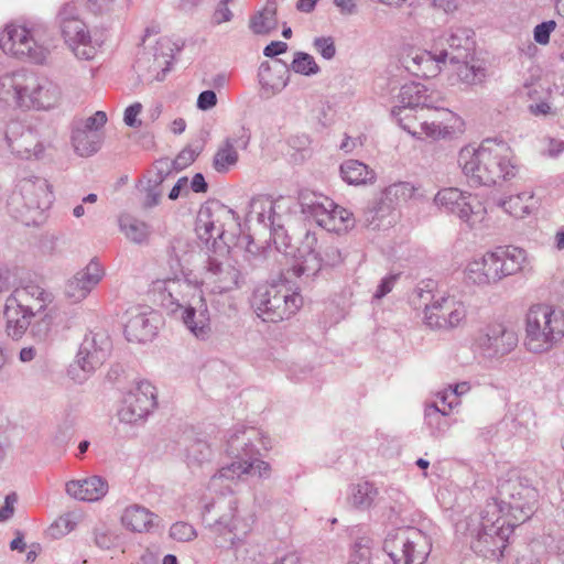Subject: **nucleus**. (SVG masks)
Returning a JSON list of instances; mask_svg holds the SVG:
<instances>
[{"mask_svg":"<svg viewBox=\"0 0 564 564\" xmlns=\"http://www.w3.org/2000/svg\"><path fill=\"white\" fill-rule=\"evenodd\" d=\"M15 501L17 498L14 495H9L6 497L4 506L0 509V521H4L12 517Z\"/></svg>","mask_w":564,"mask_h":564,"instance_id":"49530a36","label":"nucleus"},{"mask_svg":"<svg viewBox=\"0 0 564 564\" xmlns=\"http://www.w3.org/2000/svg\"><path fill=\"white\" fill-rule=\"evenodd\" d=\"M446 53L432 54L431 52L422 48H410L406 58L405 67L413 75L422 78L436 77L443 66L446 67Z\"/></svg>","mask_w":564,"mask_h":564,"instance_id":"dca6fc26","label":"nucleus"},{"mask_svg":"<svg viewBox=\"0 0 564 564\" xmlns=\"http://www.w3.org/2000/svg\"><path fill=\"white\" fill-rule=\"evenodd\" d=\"M278 4L275 0H268L262 10L258 11L249 22L254 34L267 35L278 28Z\"/></svg>","mask_w":564,"mask_h":564,"instance_id":"bb28decb","label":"nucleus"},{"mask_svg":"<svg viewBox=\"0 0 564 564\" xmlns=\"http://www.w3.org/2000/svg\"><path fill=\"white\" fill-rule=\"evenodd\" d=\"M555 22L549 21L535 26L534 39L540 44H546L550 40V33L555 29Z\"/></svg>","mask_w":564,"mask_h":564,"instance_id":"a19ab883","label":"nucleus"},{"mask_svg":"<svg viewBox=\"0 0 564 564\" xmlns=\"http://www.w3.org/2000/svg\"><path fill=\"white\" fill-rule=\"evenodd\" d=\"M178 161L192 162L194 161V152L192 150H183L177 156Z\"/></svg>","mask_w":564,"mask_h":564,"instance_id":"680f3d73","label":"nucleus"},{"mask_svg":"<svg viewBox=\"0 0 564 564\" xmlns=\"http://www.w3.org/2000/svg\"><path fill=\"white\" fill-rule=\"evenodd\" d=\"M36 351L33 347H24L20 351V360L22 362H29L35 358Z\"/></svg>","mask_w":564,"mask_h":564,"instance_id":"6e6d98bb","label":"nucleus"},{"mask_svg":"<svg viewBox=\"0 0 564 564\" xmlns=\"http://www.w3.org/2000/svg\"><path fill=\"white\" fill-rule=\"evenodd\" d=\"M75 151L82 156H90L96 153L101 144L99 133H88L86 130L76 129L73 133Z\"/></svg>","mask_w":564,"mask_h":564,"instance_id":"c756f323","label":"nucleus"},{"mask_svg":"<svg viewBox=\"0 0 564 564\" xmlns=\"http://www.w3.org/2000/svg\"><path fill=\"white\" fill-rule=\"evenodd\" d=\"M35 35V29L9 24L0 35V46L7 54L17 57H30L40 63L45 58L47 50L36 42Z\"/></svg>","mask_w":564,"mask_h":564,"instance_id":"9d476101","label":"nucleus"},{"mask_svg":"<svg viewBox=\"0 0 564 564\" xmlns=\"http://www.w3.org/2000/svg\"><path fill=\"white\" fill-rule=\"evenodd\" d=\"M316 51L326 59L334 57L336 53L335 44L332 37H318L314 41Z\"/></svg>","mask_w":564,"mask_h":564,"instance_id":"58836bf2","label":"nucleus"},{"mask_svg":"<svg viewBox=\"0 0 564 564\" xmlns=\"http://www.w3.org/2000/svg\"><path fill=\"white\" fill-rule=\"evenodd\" d=\"M317 1L318 0H299L296 8L302 12H311L315 8Z\"/></svg>","mask_w":564,"mask_h":564,"instance_id":"4d7b16f0","label":"nucleus"},{"mask_svg":"<svg viewBox=\"0 0 564 564\" xmlns=\"http://www.w3.org/2000/svg\"><path fill=\"white\" fill-rule=\"evenodd\" d=\"M10 546H11L12 550L23 551L24 546H25L23 538L22 536H17L15 539L12 540Z\"/></svg>","mask_w":564,"mask_h":564,"instance_id":"e2e57ef3","label":"nucleus"},{"mask_svg":"<svg viewBox=\"0 0 564 564\" xmlns=\"http://www.w3.org/2000/svg\"><path fill=\"white\" fill-rule=\"evenodd\" d=\"M217 104L216 94L213 90H205L199 94L197 99V107L202 110L213 108Z\"/></svg>","mask_w":564,"mask_h":564,"instance_id":"79ce46f5","label":"nucleus"},{"mask_svg":"<svg viewBox=\"0 0 564 564\" xmlns=\"http://www.w3.org/2000/svg\"><path fill=\"white\" fill-rule=\"evenodd\" d=\"M108 484L98 476L70 480L66 484V492L80 501L94 502L102 499L108 492Z\"/></svg>","mask_w":564,"mask_h":564,"instance_id":"412c9836","label":"nucleus"},{"mask_svg":"<svg viewBox=\"0 0 564 564\" xmlns=\"http://www.w3.org/2000/svg\"><path fill=\"white\" fill-rule=\"evenodd\" d=\"M73 10L74 7L67 3L61 11L62 34L76 57L86 61L93 59L98 54L100 44L91 40L86 24L72 15Z\"/></svg>","mask_w":564,"mask_h":564,"instance_id":"1a4fd4ad","label":"nucleus"},{"mask_svg":"<svg viewBox=\"0 0 564 564\" xmlns=\"http://www.w3.org/2000/svg\"><path fill=\"white\" fill-rule=\"evenodd\" d=\"M302 296L285 284L259 286L252 297V306L258 317L270 323L290 318L302 306Z\"/></svg>","mask_w":564,"mask_h":564,"instance_id":"6e6552de","label":"nucleus"},{"mask_svg":"<svg viewBox=\"0 0 564 564\" xmlns=\"http://www.w3.org/2000/svg\"><path fill=\"white\" fill-rule=\"evenodd\" d=\"M142 108L143 107L140 102H134V104L130 105L124 110V116H123L124 123L132 128H140L142 122H141L139 116L142 112Z\"/></svg>","mask_w":564,"mask_h":564,"instance_id":"4c0bfd02","label":"nucleus"},{"mask_svg":"<svg viewBox=\"0 0 564 564\" xmlns=\"http://www.w3.org/2000/svg\"><path fill=\"white\" fill-rule=\"evenodd\" d=\"M516 564H540L538 553L534 547L527 549L518 558Z\"/></svg>","mask_w":564,"mask_h":564,"instance_id":"de8ad7c7","label":"nucleus"},{"mask_svg":"<svg viewBox=\"0 0 564 564\" xmlns=\"http://www.w3.org/2000/svg\"><path fill=\"white\" fill-rule=\"evenodd\" d=\"M530 110L535 116L547 115L551 112V107L547 102H540L534 106H531Z\"/></svg>","mask_w":564,"mask_h":564,"instance_id":"5fc2aeb1","label":"nucleus"},{"mask_svg":"<svg viewBox=\"0 0 564 564\" xmlns=\"http://www.w3.org/2000/svg\"><path fill=\"white\" fill-rule=\"evenodd\" d=\"M433 6L444 12H453L457 9L456 0H433Z\"/></svg>","mask_w":564,"mask_h":564,"instance_id":"3c124183","label":"nucleus"},{"mask_svg":"<svg viewBox=\"0 0 564 564\" xmlns=\"http://www.w3.org/2000/svg\"><path fill=\"white\" fill-rule=\"evenodd\" d=\"M313 215L319 226L336 234L347 232L355 226L352 213L327 197L313 205Z\"/></svg>","mask_w":564,"mask_h":564,"instance_id":"4468645a","label":"nucleus"},{"mask_svg":"<svg viewBox=\"0 0 564 564\" xmlns=\"http://www.w3.org/2000/svg\"><path fill=\"white\" fill-rule=\"evenodd\" d=\"M238 162V152L234 145L226 142L220 147L214 156V167L218 172H227Z\"/></svg>","mask_w":564,"mask_h":564,"instance_id":"2f4dec72","label":"nucleus"},{"mask_svg":"<svg viewBox=\"0 0 564 564\" xmlns=\"http://www.w3.org/2000/svg\"><path fill=\"white\" fill-rule=\"evenodd\" d=\"M334 3L345 14H350L356 9L354 0H334Z\"/></svg>","mask_w":564,"mask_h":564,"instance_id":"8fccbe9b","label":"nucleus"},{"mask_svg":"<svg viewBox=\"0 0 564 564\" xmlns=\"http://www.w3.org/2000/svg\"><path fill=\"white\" fill-rule=\"evenodd\" d=\"M286 43L282 41H273L264 47L263 54L267 57H274L276 55L283 54L286 51Z\"/></svg>","mask_w":564,"mask_h":564,"instance_id":"c03bdc74","label":"nucleus"},{"mask_svg":"<svg viewBox=\"0 0 564 564\" xmlns=\"http://www.w3.org/2000/svg\"><path fill=\"white\" fill-rule=\"evenodd\" d=\"M151 292L158 295L161 304L166 307L198 305V322L193 325L191 318L195 310H184L183 321L197 338H204L209 332V315L200 286L178 278H158L151 284Z\"/></svg>","mask_w":564,"mask_h":564,"instance_id":"20e7f679","label":"nucleus"},{"mask_svg":"<svg viewBox=\"0 0 564 564\" xmlns=\"http://www.w3.org/2000/svg\"><path fill=\"white\" fill-rule=\"evenodd\" d=\"M399 101L401 106L395 112L398 117L400 112L405 110L416 111L422 108H432L433 104H436L438 100L427 94V88L423 84L409 83L401 87Z\"/></svg>","mask_w":564,"mask_h":564,"instance_id":"5701e85b","label":"nucleus"},{"mask_svg":"<svg viewBox=\"0 0 564 564\" xmlns=\"http://www.w3.org/2000/svg\"><path fill=\"white\" fill-rule=\"evenodd\" d=\"M124 334L129 341L145 343L155 335V326L147 312L132 307L126 313Z\"/></svg>","mask_w":564,"mask_h":564,"instance_id":"4be33fe9","label":"nucleus"},{"mask_svg":"<svg viewBox=\"0 0 564 564\" xmlns=\"http://www.w3.org/2000/svg\"><path fill=\"white\" fill-rule=\"evenodd\" d=\"M185 310H195V315L191 318L192 324L195 325L198 322V305L192 304V305H185Z\"/></svg>","mask_w":564,"mask_h":564,"instance_id":"69168bd1","label":"nucleus"},{"mask_svg":"<svg viewBox=\"0 0 564 564\" xmlns=\"http://www.w3.org/2000/svg\"><path fill=\"white\" fill-rule=\"evenodd\" d=\"M292 68L294 72L311 75L318 70V66L315 63L313 56L306 53H297L292 62Z\"/></svg>","mask_w":564,"mask_h":564,"instance_id":"72a5a7b5","label":"nucleus"},{"mask_svg":"<svg viewBox=\"0 0 564 564\" xmlns=\"http://www.w3.org/2000/svg\"><path fill=\"white\" fill-rule=\"evenodd\" d=\"M102 269L97 262H90L85 270L77 272L65 286L66 296L74 303L84 300L101 280Z\"/></svg>","mask_w":564,"mask_h":564,"instance_id":"6ab92c4d","label":"nucleus"},{"mask_svg":"<svg viewBox=\"0 0 564 564\" xmlns=\"http://www.w3.org/2000/svg\"><path fill=\"white\" fill-rule=\"evenodd\" d=\"M232 219V213L226 206L218 203H210L203 206L197 215L196 232L205 241L209 239H221L225 232V225Z\"/></svg>","mask_w":564,"mask_h":564,"instance_id":"2eb2a0df","label":"nucleus"},{"mask_svg":"<svg viewBox=\"0 0 564 564\" xmlns=\"http://www.w3.org/2000/svg\"><path fill=\"white\" fill-rule=\"evenodd\" d=\"M448 79L455 83H464L468 85L480 83L485 78V69L480 66L476 67L466 62L452 59L446 64Z\"/></svg>","mask_w":564,"mask_h":564,"instance_id":"a878e982","label":"nucleus"},{"mask_svg":"<svg viewBox=\"0 0 564 564\" xmlns=\"http://www.w3.org/2000/svg\"><path fill=\"white\" fill-rule=\"evenodd\" d=\"M468 390H469V386L466 382H463L460 384H456L455 388L449 393V397H452L453 400L449 401L448 404H446L447 394L444 393L441 397V406L436 405L437 411L442 412L443 414H447L448 411L452 410L453 403L455 402L457 404L458 395L465 393Z\"/></svg>","mask_w":564,"mask_h":564,"instance_id":"c9c22d12","label":"nucleus"},{"mask_svg":"<svg viewBox=\"0 0 564 564\" xmlns=\"http://www.w3.org/2000/svg\"><path fill=\"white\" fill-rule=\"evenodd\" d=\"M269 470H270V467H269L268 463H265L263 460L254 459L251 463H248V462L234 463V464H231L230 467L224 468L221 470V476L231 477L230 475H228L229 473H232V474L237 475L238 477H240L241 475H245V474L263 476V475H267L269 473Z\"/></svg>","mask_w":564,"mask_h":564,"instance_id":"7c9ffc66","label":"nucleus"},{"mask_svg":"<svg viewBox=\"0 0 564 564\" xmlns=\"http://www.w3.org/2000/svg\"><path fill=\"white\" fill-rule=\"evenodd\" d=\"M29 89H36L33 100L28 99L31 109L47 110L55 107L61 99V89L47 78H40L39 85L31 83Z\"/></svg>","mask_w":564,"mask_h":564,"instance_id":"b1692460","label":"nucleus"},{"mask_svg":"<svg viewBox=\"0 0 564 564\" xmlns=\"http://www.w3.org/2000/svg\"><path fill=\"white\" fill-rule=\"evenodd\" d=\"M23 189L26 192V193H33L35 191L42 193V194H45L47 195V192H46V186L41 183L39 185H35L33 183H26L23 187Z\"/></svg>","mask_w":564,"mask_h":564,"instance_id":"bf43d9fd","label":"nucleus"},{"mask_svg":"<svg viewBox=\"0 0 564 564\" xmlns=\"http://www.w3.org/2000/svg\"><path fill=\"white\" fill-rule=\"evenodd\" d=\"M52 296L37 284L29 283L18 288L7 302V332L12 338H20L30 325L32 317L41 313Z\"/></svg>","mask_w":564,"mask_h":564,"instance_id":"423d86ee","label":"nucleus"},{"mask_svg":"<svg viewBox=\"0 0 564 564\" xmlns=\"http://www.w3.org/2000/svg\"><path fill=\"white\" fill-rule=\"evenodd\" d=\"M156 519V514L138 505L126 508L121 516L123 527L139 533L150 531Z\"/></svg>","mask_w":564,"mask_h":564,"instance_id":"393cba45","label":"nucleus"},{"mask_svg":"<svg viewBox=\"0 0 564 564\" xmlns=\"http://www.w3.org/2000/svg\"><path fill=\"white\" fill-rule=\"evenodd\" d=\"M503 209L516 218H524L530 215L534 207V196L532 193H521L508 197L503 204Z\"/></svg>","mask_w":564,"mask_h":564,"instance_id":"c85d7f7f","label":"nucleus"},{"mask_svg":"<svg viewBox=\"0 0 564 564\" xmlns=\"http://www.w3.org/2000/svg\"><path fill=\"white\" fill-rule=\"evenodd\" d=\"M531 269L527 250L512 245L497 246L473 257L465 265L464 276L475 285L487 286Z\"/></svg>","mask_w":564,"mask_h":564,"instance_id":"7ed1b4c3","label":"nucleus"},{"mask_svg":"<svg viewBox=\"0 0 564 564\" xmlns=\"http://www.w3.org/2000/svg\"><path fill=\"white\" fill-rule=\"evenodd\" d=\"M340 174L345 182L354 185L366 184L375 180L373 171L357 160L345 161L340 165Z\"/></svg>","mask_w":564,"mask_h":564,"instance_id":"cd10ccee","label":"nucleus"},{"mask_svg":"<svg viewBox=\"0 0 564 564\" xmlns=\"http://www.w3.org/2000/svg\"><path fill=\"white\" fill-rule=\"evenodd\" d=\"M163 564H177V560L174 555L169 554V555L164 556Z\"/></svg>","mask_w":564,"mask_h":564,"instance_id":"338daca9","label":"nucleus"},{"mask_svg":"<svg viewBox=\"0 0 564 564\" xmlns=\"http://www.w3.org/2000/svg\"><path fill=\"white\" fill-rule=\"evenodd\" d=\"M185 128H186V122L184 119L182 118H177L175 119L172 123H171V130L173 133L175 134H180L182 132L185 131Z\"/></svg>","mask_w":564,"mask_h":564,"instance_id":"13d9d810","label":"nucleus"},{"mask_svg":"<svg viewBox=\"0 0 564 564\" xmlns=\"http://www.w3.org/2000/svg\"><path fill=\"white\" fill-rule=\"evenodd\" d=\"M555 243L558 249H564V229L556 232Z\"/></svg>","mask_w":564,"mask_h":564,"instance_id":"0e129e2a","label":"nucleus"},{"mask_svg":"<svg viewBox=\"0 0 564 564\" xmlns=\"http://www.w3.org/2000/svg\"><path fill=\"white\" fill-rule=\"evenodd\" d=\"M538 499L539 494L532 487L517 480L503 482L498 499L487 502L480 512L479 539L503 549L514 528L532 517Z\"/></svg>","mask_w":564,"mask_h":564,"instance_id":"f257e3e1","label":"nucleus"},{"mask_svg":"<svg viewBox=\"0 0 564 564\" xmlns=\"http://www.w3.org/2000/svg\"><path fill=\"white\" fill-rule=\"evenodd\" d=\"M115 0H87V8L94 13H104L113 7Z\"/></svg>","mask_w":564,"mask_h":564,"instance_id":"37998d69","label":"nucleus"},{"mask_svg":"<svg viewBox=\"0 0 564 564\" xmlns=\"http://www.w3.org/2000/svg\"><path fill=\"white\" fill-rule=\"evenodd\" d=\"M39 76L26 73H15L12 75L4 76L1 79L2 94L11 96L17 107L21 109L30 110L31 106L28 99L33 100L36 94V89H29L31 83L39 85Z\"/></svg>","mask_w":564,"mask_h":564,"instance_id":"f3484780","label":"nucleus"},{"mask_svg":"<svg viewBox=\"0 0 564 564\" xmlns=\"http://www.w3.org/2000/svg\"><path fill=\"white\" fill-rule=\"evenodd\" d=\"M123 228L127 237L133 241H142L145 237L143 225L131 224L129 227L124 226Z\"/></svg>","mask_w":564,"mask_h":564,"instance_id":"a18cd8bd","label":"nucleus"},{"mask_svg":"<svg viewBox=\"0 0 564 564\" xmlns=\"http://www.w3.org/2000/svg\"><path fill=\"white\" fill-rule=\"evenodd\" d=\"M478 344L503 355L517 346L518 337L512 327L496 321L486 326L484 334L478 337Z\"/></svg>","mask_w":564,"mask_h":564,"instance_id":"a211bd4d","label":"nucleus"},{"mask_svg":"<svg viewBox=\"0 0 564 564\" xmlns=\"http://www.w3.org/2000/svg\"><path fill=\"white\" fill-rule=\"evenodd\" d=\"M183 182L186 183V180H178V182L173 186V188L169 193V197L171 199H176L180 196Z\"/></svg>","mask_w":564,"mask_h":564,"instance_id":"052dcab7","label":"nucleus"},{"mask_svg":"<svg viewBox=\"0 0 564 564\" xmlns=\"http://www.w3.org/2000/svg\"><path fill=\"white\" fill-rule=\"evenodd\" d=\"M158 48L160 54H155V61L159 62L160 66H169L173 58L174 48L171 41L166 37L161 39L158 42Z\"/></svg>","mask_w":564,"mask_h":564,"instance_id":"e433bc0d","label":"nucleus"},{"mask_svg":"<svg viewBox=\"0 0 564 564\" xmlns=\"http://www.w3.org/2000/svg\"><path fill=\"white\" fill-rule=\"evenodd\" d=\"M155 405V389L147 381L133 386L123 397L118 415L121 421L132 423L145 416Z\"/></svg>","mask_w":564,"mask_h":564,"instance_id":"ddd939ff","label":"nucleus"},{"mask_svg":"<svg viewBox=\"0 0 564 564\" xmlns=\"http://www.w3.org/2000/svg\"><path fill=\"white\" fill-rule=\"evenodd\" d=\"M192 189L196 193H204L207 191V183L202 174H195L192 180Z\"/></svg>","mask_w":564,"mask_h":564,"instance_id":"603ef678","label":"nucleus"},{"mask_svg":"<svg viewBox=\"0 0 564 564\" xmlns=\"http://www.w3.org/2000/svg\"><path fill=\"white\" fill-rule=\"evenodd\" d=\"M556 10L557 13L564 18V0L556 1Z\"/></svg>","mask_w":564,"mask_h":564,"instance_id":"774afa93","label":"nucleus"},{"mask_svg":"<svg viewBox=\"0 0 564 564\" xmlns=\"http://www.w3.org/2000/svg\"><path fill=\"white\" fill-rule=\"evenodd\" d=\"M465 318L464 303L453 295L434 297L425 307V322L431 328H453L460 325Z\"/></svg>","mask_w":564,"mask_h":564,"instance_id":"9b49d317","label":"nucleus"},{"mask_svg":"<svg viewBox=\"0 0 564 564\" xmlns=\"http://www.w3.org/2000/svg\"><path fill=\"white\" fill-rule=\"evenodd\" d=\"M402 549V556L405 564H423L431 550L426 535L419 530H409L397 533L384 542V549L391 557H395L394 551Z\"/></svg>","mask_w":564,"mask_h":564,"instance_id":"f8f14e48","label":"nucleus"},{"mask_svg":"<svg viewBox=\"0 0 564 564\" xmlns=\"http://www.w3.org/2000/svg\"><path fill=\"white\" fill-rule=\"evenodd\" d=\"M397 280V275H390L382 280L381 284L379 285L375 296L378 299L383 297L386 294H388Z\"/></svg>","mask_w":564,"mask_h":564,"instance_id":"09e8293b","label":"nucleus"},{"mask_svg":"<svg viewBox=\"0 0 564 564\" xmlns=\"http://www.w3.org/2000/svg\"><path fill=\"white\" fill-rule=\"evenodd\" d=\"M471 196L466 195L455 187L443 188L435 195L434 202L436 205L444 207L448 212L456 214L465 221H471L474 212Z\"/></svg>","mask_w":564,"mask_h":564,"instance_id":"aec40b11","label":"nucleus"},{"mask_svg":"<svg viewBox=\"0 0 564 564\" xmlns=\"http://www.w3.org/2000/svg\"><path fill=\"white\" fill-rule=\"evenodd\" d=\"M458 164L468 181L476 185H496L518 173L511 148L492 139L482 141L478 148L464 147Z\"/></svg>","mask_w":564,"mask_h":564,"instance_id":"f03ea898","label":"nucleus"},{"mask_svg":"<svg viewBox=\"0 0 564 564\" xmlns=\"http://www.w3.org/2000/svg\"><path fill=\"white\" fill-rule=\"evenodd\" d=\"M564 336V317L549 305L536 304L525 316L524 346L532 352L550 350Z\"/></svg>","mask_w":564,"mask_h":564,"instance_id":"0eeeda50","label":"nucleus"},{"mask_svg":"<svg viewBox=\"0 0 564 564\" xmlns=\"http://www.w3.org/2000/svg\"><path fill=\"white\" fill-rule=\"evenodd\" d=\"M399 122L404 130L420 140H445L464 131L463 119L436 104L432 108L402 111L399 113Z\"/></svg>","mask_w":564,"mask_h":564,"instance_id":"39448f33","label":"nucleus"},{"mask_svg":"<svg viewBox=\"0 0 564 564\" xmlns=\"http://www.w3.org/2000/svg\"><path fill=\"white\" fill-rule=\"evenodd\" d=\"M107 122V116L104 111H97L91 117L87 118L85 121L84 128H79L80 130H86L88 133H98V130L102 128Z\"/></svg>","mask_w":564,"mask_h":564,"instance_id":"ea45409f","label":"nucleus"},{"mask_svg":"<svg viewBox=\"0 0 564 564\" xmlns=\"http://www.w3.org/2000/svg\"><path fill=\"white\" fill-rule=\"evenodd\" d=\"M378 491L369 482L358 484L351 494L350 501L356 508H368L373 502Z\"/></svg>","mask_w":564,"mask_h":564,"instance_id":"473e14b6","label":"nucleus"},{"mask_svg":"<svg viewBox=\"0 0 564 564\" xmlns=\"http://www.w3.org/2000/svg\"><path fill=\"white\" fill-rule=\"evenodd\" d=\"M170 535L176 541H191L196 536L194 528L186 522H176L170 529Z\"/></svg>","mask_w":564,"mask_h":564,"instance_id":"f704fd0d","label":"nucleus"},{"mask_svg":"<svg viewBox=\"0 0 564 564\" xmlns=\"http://www.w3.org/2000/svg\"><path fill=\"white\" fill-rule=\"evenodd\" d=\"M364 144V140L361 138H357V139H351L349 137H347L343 143L340 144V148L346 151V152H350L352 151L357 145H362Z\"/></svg>","mask_w":564,"mask_h":564,"instance_id":"864d4df0","label":"nucleus"}]
</instances>
